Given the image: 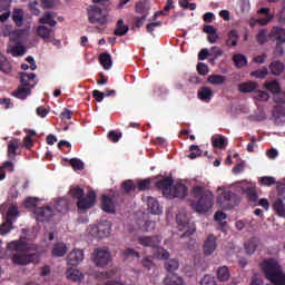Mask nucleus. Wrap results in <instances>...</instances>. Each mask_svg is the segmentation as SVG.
Masks as SVG:
<instances>
[{"mask_svg": "<svg viewBox=\"0 0 285 285\" xmlns=\"http://www.w3.org/2000/svg\"><path fill=\"white\" fill-rule=\"evenodd\" d=\"M80 262H83V249H73L67 256L68 266H79Z\"/></svg>", "mask_w": 285, "mask_h": 285, "instance_id": "2eb2a0df", "label": "nucleus"}, {"mask_svg": "<svg viewBox=\"0 0 285 285\" xmlns=\"http://www.w3.org/2000/svg\"><path fill=\"white\" fill-rule=\"evenodd\" d=\"M13 57H23L26 55V47L22 45H16L11 50Z\"/></svg>", "mask_w": 285, "mask_h": 285, "instance_id": "4d7b16f0", "label": "nucleus"}, {"mask_svg": "<svg viewBox=\"0 0 285 285\" xmlns=\"http://www.w3.org/2000/svg\"><path fill=\"white\" fill-rule=\"evenodd\" d=\"M283 196H279L273 204V208L278 217H285V204Z\"/></svg>", "mask_w": 285, "mask_h": 285, "instance_id": "c85d7f7f", "label": "nucleus"}, {"mask_svg": "<svg viewBox=\"0 0 285 285\" xmlns=\"http://www.w3.org/2000/svg\"><path fill=\"white\" fill-rule=\"evenodd\" d=\"M217 278L220 282H228L230 279V272L227 266H222L217 269Z\"/></svg>", "mask_w": 285, "mask_h": 285, "instance_id": "4c0bfd02", "label": "nucleus"}, {"mask_svg": "<svg viewBox=\"0 0 285 285\" xmlns=\"http://www.w3.org/2000/svg\"><path fill=\"white\" fill-rule=\"evenodd\" d=\"M224 55V50L222 48L214 46L209 50V57H213V59H219Z\"/></svg>", "mask_w": 285, "mask_h": 285, "instance_id": "6e6d98bb", "label": "nucleus"}, {"mask_svg": "<svg viewBox=\"0 0 285 285\" xmlns=\"http://www.w3.org/2000/svg\"><path fill=\"white\" fill-rule=\"evenodd\" d=\"M258 181L261 186H275V184H277V181L275 180V177L273 176L261 177L258 178Z\"/></svg>", "mask_w": 285, "mask_h": 285, "instance_id": "49530a36", "label": "nucleus"}, {"mask_svg": "<svg viewBox=\"0 0 285 285\" xmlns=\"http://www.w3.org/2000/svg\"><path fill=\"white\" fill-rule=\"evenodd\" d=\"M57 17V14H55V12H50V11H46L43 13V16L39 19V23H41L42 26H50V28H55V26H57V21L55 20V18Z\"/></svg>", "mask_w": 285, "mask_h": 285, "instance_id": "4be33fe9", "label": "nucleus"}, {"mask_svg": "<svg viewBox=\"0 0 285 285\" xmlns=\"http://www.w3.org/2000/svg\"><path fill=\"white\" fill-rule=\"evenodd\" d=\"M19 215V208L17 206H11L7 213L6 219L9 222H14Z\"/></svg>", "mask_w": 285, "mask_h": 285, "instance_id": "de8ad7c7", "label": "nucleus"}, {"mask_svg": "<svg viewBox=\"0 0 285 285\" xmlns=\"http://www.w3.org/2000/svg\"><path fill=\"white\" fill-rule=\"evenodd\" d=\"M147 208L151 215H161V205H159V202L153 196L147 198Z\"/></svg>", "mask_w": 285, "mask_h": 285, "instance_id": "412c9836", "label": "nucleus"}, {"mask_svg": "<svg viewBox=\"0 0 285 285\" xmlns=\"http://www.w3.org/2000/svg\"><path fill=\"white\" fill-rule=\"evenodd\" d=\"M176 222L178 224V230H185L181 237H190V235L195 234V228H190V223H188V218L186 215L178 214L176 216Z\"/></svg>", "mask_w": 285, "mask_h": 285, "instance_id": "6e6552de", "label": "nucleus"}, {"mask_svg": "<svg viewBox=\"0 0 285 285\" xmlns=\"http://www.w3.org/2000/svg\"><path fill=\"white\" fill-rule=\"evenodd\" d=\"M259 88V85L253 81H247L238 85V90L243 95H247V92H255Z\"/></svg>", "mask_w": 285, "mask_h": 285, "instance_id": "b1692460", "label": "nucleus"}, {"mask_svg": "<svg viewBox=\"0 0 285 285\" xmlns=\"http://www.w3.org/2000/svg\"><path fill=\"white\" fill-rule=\"evenodd\" d=\"M97 236L100 239H104V237H108L110 235V223H99L96 227Z\"/></svg>", "mask_w": 285, "mask_h": 285, "instance_id": "a878e982", "label": "nucleus"}, {"mask_svg": "<svg viewBox=\"0 0 285 285\" xmlns=\"http://www.w3.org/2000/svg\"><path fill=\"white\" fill-rule=\"evenodd\" d=\"M121 137H122V134L117 130H110L108 132V139L109 141H112V144H117V141H119Z\"/></svg>", "mask_w": 285, "mask_h": 285, "instance_id": "13d9d810", "label": "nucleus"}, {"mask_svg": "<svg viewBox=\"0 0 285 285\" xmlns=\"http://www.w3.org/2000/svg\"><path fill=\"white\" fill-rule=\"evenodd\" d=\"M35 215L37 216V222H48L55 217V208L47 206V207H38L35 209Z\"/></svg>", "mask_w": 285, "mask_h": 285, "instance_id": "9d476101", "label": "nucleus"}, {"mask_svg": "<svg viewBox=\"0 0 285 285\" xmlns=\"http://www.w3.org/2000/svg\"><path fill=\"white\" fill-rule=\"evenodd\" d=\"M265 88L273 95H277V92L282 90V87H279V82H277L276 80L265 82Z\"/></svg>", "mask_w": 285, "mask_h": 285, "instance_id": "a19ab883", "label": "nucleus"}, {"mask_svg": "<svg viewBox=\"0 0 285 285\" xmlns=\"http://www.w3.org/2000/svg\"><path fill=\"white\" fill-rule=\"evenodd\" d=\"M128 26L124 24V19H119L116 24V29L114 31V35L116 37H125V35H128Z\"/></svg>", "mask_w": 285, "mask_h": 285, "instance_id": "2f4dec72", "label": "nucleus"}, {"mask_svg": "<svg viewBox=\"0 0 285 285\" xmlns=\"http://www.w3.org/2000/svg\"><path fill=\"white\" fill-rule=\"evenodd\" d=\"M72 199H77L76 206L78 210H90L97 204V193L95 190L87 191L79 186L71 187L69 190Z\"/></svg>", "mask_w": 285, "mask_h": 285, "instance_id": "20e7f679", "label": "nucleus"}, {"mask_svg": "<svg viewBox=\"0 0 285 285\" xmlns=\"http://www.w3.org/2000/svg\"><path fill=\"white\" fill-rule=\"evenodd\" d=\"M274 101L275 104H285V92L278 91L274 95Z\"/></svg>", "mask_w": 285, "mask_h": 285, "instance_id": "338daca9", "label": "nucleus"}, {"mask_svg": "<svg viewBox=\"0 0 285 285\" xmlns=\"http://www.w3.org/2000/svg\"><path fill=\"white\" fill-rule=\"evenodd\" d=\"M69 164L73 170H83L85 168L83 161H81L79 158H71Z\"/></svg>", "mask_w": 285, "mask_h": 285, "instance_id": "864d4df0", "label": "nucleus"}, {"mask_svg": "<svg viewBox=\"0 0 285 285\" xmlns=\"http://www.w3.org/2000/svg\"><path fill=\"white\" fill-rule=\"evenodd\" d=\"M207 81L213 86H222L226 81V76L222 75H212L207 78Z\"/></svg>", "mask_w": 285, "mask_h": 285, "instance_id": "37998d69", "label": "nucleus"}, {"mask_svg": "<svg viewBox=\"0 0 285 285\" xmlns=\"http://www.w3.org/2000/svg\"><path fill=\"white\" fill-rule=\"evenodd\" d=\"M165 271H167L168 274L175 273V271H179V261L175 258L167 259L165 262Z\"/></svg>", "mask_w": 285, "mask_h": 285, "instance_id": "c9c22d12", "label": "nucleus"}, {"mask_svg": "<svg viewBox=\"0 0 285 285\" xmlns=\"http://www.w3.org/2000/svg\"><path fill=\"white\" fill-rule=\"evenodd\" d=\"M37 35L40 39H43L46 43H50V39L55 35V30L41 24L37 28Z\"/></svg>", "mask_w": 285, "mask_h": 285, "instance_id": "a211bd4d", "label": "nucleus"}, {"mask_svg": "<svg viewBox=\"0 0 285 285\" xmlns=\"http://www.w3.org/2000/svg\"><path fill=\"white\" fill-rule=\"evenodd\" d=\"M269 70L272 72V75H274L275 77H279L282 75V72H284V62L282 61H273L269 65Z\"/></svg>", "mask_w": 285, "mask_h": 285, "instance_id": "473e14b6", "label": "nucleus"}, {"mask_svg": "<svg viewBox=\"0 0 285 285\" xmlns=\"http://www.w3.org/2000/svg\"><path fill=\"white\" fill-rule=\"evenodd\" d=\"M151 186H153V180H150V178H146L138 181V184L136 185V188L139 191H144V190H150Z\"/></svg>", "mask_w": 285, "mask_h": 285, "instance_id": "a18cd8bd", "label": "nucleus"}, {"mask_svg": "<svg viewBox=\"0 0 285 285\" xmlns=\"http://www.w3.org/2000/svg\"><path fill=\"white\" fill-rule=\"evenodd\" d=\"M35 245L29 244L26 239L11 240L7 244V250L10 253V259L16 266H28V264H38L39 254L30 253L36 250Z\"/></svg>", "mask_w": 285, "mask_h": 285, "instance_id": "f257e3e1", "label": "nucleus"}, {"mask_svg": "<svg viewBox=\"0 0 285 285\" xmlns=\"http://www.w3.org/2000/svg\"><path fill=\"white\" fill-rule=\"evenodd\" d=\"M233 61L236 66V68H244L248 63V60L246 59V56L242 53H235L233 56Z\"/></svg>", "mask_w": 285, "mask_h": 285, "instance_id": "ea45409f", "label": "nucleus"}, {"mask_svg": "<svg viewBox=\"0 0 285 285\" xmlns=\"http://www.w3.org/2000/svg\"><path fill=\"white\" fill-rule=\"evenodd\" d=\"M215 250H217V237L212 234L205 239L203 252L204 255H213Z\"/></svg>", "mask_w": 285, "mask_h": 285, "instance_id": "4468645a", "label": "nucleus"}, {"mask_svg": "<svg viewBox=\"0 0 285 285\" xmlns=\"http://www.w3.org/2000/svg\"><path fill=\"white\" fill-rule=\"evenodd\" d=\"M124 256L125 257H136L137 259H139V257H141L139 252L135 250V248H126L124 250Z\"/></svg>", "mask_w": 285, "mask_h": 285, "instance_id": "e2e57ef3", "label": "nucleus"}, {"mask_svg": "<svg viewBox=\"0 0 285 285\" xmlns=\"http://www.w3.org/2000/svg\"><path fill=\"white\" fill-rule=\"evenodd\" d=\"M121 188L125 195H130V193H135V190H137V185H135L132 179H128L121 183Z\"/></svg>", "mask_w": 285, "mask_h": 285, "instance_id": "e433bc0d", "label": "nucleus"}, {"mask_svg": "<svg viewBox=\"0 0 285 285\" xmlns=\"http://www.w3.org/2000/svg\"><path fill=\"white\" fill-rule=\"evenodd\" d=\"M237 43H239V31H237V29H232L227 33L225 46H227V48H235L237 47Z\"/></svg>", "mask_w": 285, "mask_h": 285, "instance_id": "6ab92c4d", "label": "nucleus"}, {"mask_svg": "<svg viewBox=\"0 0 285 285\" xmlns=\"http://www.w3.org/2000/svg\"><path fill=\"white\" fill-rule=\"evenodd\" d=\"M138 244L145 248L155 250L161 244V238L159 236H140L138 238Z\"/></svg>", "mask_w": 285, "mask_h": 285, "instance_id": "9b49d317", "label": "nucleus"}, {"mask_svg": "<svg viewBox=\"0 0 285 285\" xmlns=\"http://www.w3.org/2000/svg\"><path fill=\"white\" fill-rule=\"evenodd\" d=\"M197 71L203 77H206V75H208V67H207V65L204 63V62H198L197 63Z\"/></svg>", "mask_w": 285, "mask_h": 285, "instance_id": "69168bd1", "label": "nucleus"}, {"mask_svg": "<svg viewBox=\"0 0 285 285\" xmlns=\"http://www.w3.org/2000/svg\"><path fill=\"white\" fill-rule=\"evenodd\" d=\"M213 146L214 148H220V150H224V148H226V138L222 136H219L218 138H214Z\"/></svg>", "mask_w": 285, "mask_h": 285, "instance_id": "5fc2aeb1", "label": "nucleus"}, {"mask_svg": "<svg viewBox=\"0 0 285 285\" xmlns=\"http://www.w3.org/2000/svg\"><path fill=\"white\" fill-rule=\"evenodd\" d=\"M135 9L137 14H141V16L148 14V10L146 9V2L144 1L137 2Z\"/></svg>", "mask_w": 285, "mask_h": 285, "instance_id": "052dcab7", "label": "nucleus"}, {"mask_svg": "<svg viewBox=\"0 0 285 285\" xmlns=\"http://www.w3.org/2000/svg\"><path fill=\"white\" fill-rule=\"evenodd\" d=\"M66 275L69 279H71V282H79V279H81V273L77 268H68Z\"/></svg>", "mask_w": 285, "mask_h": 285, "instance_id": "79ce46f5", "label": "nucleus"}, {"mask_svg": "<svg viewBox=\"0 0 285 285\" xmlns=\"http://www.w3.org/2000/svg\"><path fill=\"white\" fill-rule=\"evenodd\" d=\"M0 70L1 72H4V75H10V72H12V63L1 52H0Z\"/></svg>", "mask_w": 285, "mask_h": 285, "instance_id": "cd10ccee", "label": "nucleus"}, {"mask_svg": "<svg viewBox=\"0 0 285 285\" xmlns=\"http://www.w3.org/2000/svg\"><path fill=\"white\" fill-rule=\"evenodd\" d=\"M198 99H200V101H210V99H213V89H210V87H203L198 90Z\"/></svg>", "mask_w": 285, "mask_h": 285, "instance_id": "f704fd0d", "label": "nucleus"}, {"mask_svg": "<svg viewBox=\"0 0 285 285\" xmlns=\"http://www.w3.org/2000/svg\"><path fill=\"white\" fill-rule=\"evenodd\" d=\"M267 76H268V68L266 67L252 71V77H256V79H266Z\"/></svg>", "mask_w": 285, "mask_h": 285, "instance_id": "09e8293b", "label": "nucleus"}, {"mask_svg": "<svg viewBox=\"0 0 285 285\" xmlns=\"http://www.w3.org/2000/svg\"><path fill=\"white\" fill-rule=\"evenodd\" d=\"M154 255L157 257V259H168V257H170V253H168L167 249L160 247L159 245L154 250Z\"/></svg>", "mask_w": 285, "mask_h": 285, "instance_id": "c03bdc74", "label": "nucleus"}, {"mask_svg": "<svg viewBox=\"0 0 285 285\" xmlns=\"http://www.w3.org/2000/svg\"><path fill=\"white\" fill-rule=\"evenodd\" d=\"M268 12H271L269 8H261L258 10V14H266V16H265V18H259L257 20V23H259L261 26H268V23L273 19V16H269Z\"/></svg>", "mask_w": 285, "mask_h": 285, "instance_id": "72a5a7b5", "label": "nucleus"}, {"mask_svg": "<svg viewBox=\"0 0 285 285\" xmlns=\"http://www.w3.org/2000/svg\"><path fill=\"white\" fill-rule=\"evenodd\" d=\"M115 199H117V195H114L112 198L108 195H102L101 197V209L104 213H109L114 215L117 212L115 207Z\"/></svg>", "mask_w": 285, "mask_h": 285, "instance_id": "ddd939ff", "label": "nucleus"}, {"mask_svg": "<svg viewBox=\"0 0 285 285\" xmlns=\"http://www.w3.org/2000/svg\"><path fill=\"white\" fill-rule=\"evenodd\" d=\"M191 195L193 197L198 199L197 203H190L193 210H195L196 213H208V210L213 208V204L215 202V195L213 194V191L206 190L204 186H195L191 189Z\"/></svg>", "mask_w": 285, "mask_h": 285, "instance_id": "7ed1b4c3", "label": "nucleus"}, {"mask_svg": "<svg viewBox=\"0 0 285 285\" xmlns=\"http://www.w3.org/2000/svg\"><path fill=\"white\" fill-rule=\"evenodd\" d=\"M188 196V187L186 185L178 183L176 185H171L170 193L167 196V199H184Z\"/></svg>", "mask_w": 285, "mask_h": 285, "instance_id": "1a4fd4ad", "label": "nucleus"}, {"mask_svg": "<svg viewBox=\"0 0 285 285\" xmlns=\"http://www.w3.org/2000/svg\"><path fill=\"white\" fill-rule=\"evenodd\" d=\"M20 146H22L21 140L17 138L9 141V145H8L9 159H14L17 157V150H19Z\"/></svg>", "mask_w": 285, "mask_h": 285, "instance_id": "5701e85b", "label": "nucleus"}, {"mask_svg": "<svg viewBox=\"0 0 285 285\" xmlns=\"http://www.w3.org/2000/svg\"><path fill=\"white\" fill-rule=\"evenodd\" d=\"M156 188H159V190L163 191V195L165 197H168V194L170 193V190L173 188V178L166 177V178L157 181Z\"/></svg>", "mask_w": 285, "mask_h": 285, "instance_id": "dca6fc26", "label": "nucleus"}, {"mask_svg": "<svg viewBox=\"0 0 285 285\" xmlns=\"http://www.w3.org/2000/svg\"><path fill=\"white\" fill-rule=\"evenodd\" d=\"M190 154L188 155L189 159H197V157H202V149L197 145H191L189 147Z\"/></svg>", "mask_w": 285, "mask_h": 285, "instance_id": "8fccbe9b", "label": "nucleus"}, {"mask_svg": "<svg viewBox=\"0 0 285 285\" xmlns=\"http://www.w3.org/2000/svg\"><path fill=\"white\" fill-rule=\"evenodd\" d=\"M272 37L276 38V50L279 52V56L284 55V49L282 43H285V29L282 27H274L272 30Z\"/></svg>", "mask_w": 285, "mask_h": 285, "instance_id": "f8f14e48", "label": "nucleus"}, {"mask_svg": "<svg viewBox=\"0 0 285 285\" xmlns=\"http://www.w3.org/2000/svg\"><path fill=\"white\" fill-rule=\"evenodd\" d=\"M91 262L98 268H106V266H108V264L112 262V256L110 255L108 249L96 248L91 254Z\"/></svg>", "mask_w": 285, "mask_h": 285, "instance_id": "0eeeda50", "label": "nucleus"}, {"mask_svg": "<svg viewBox=\"0 0 285 285\" xmlns=\"http://www.w3.org/2000/svg\"><path fill=\"white\" fill-rule=\"evenodd\" d=\"M0 230H1V235H8V233L12 230V220H7L6 218V223L1 224Z\"/></svg>", "mask_w": 285, "mask_h": 285, "instance_id": "bf43d9fd", "label": "nucleus"}, {"mask_svg": "<svg viewBox=\"0 0 285 285\" xmlns=\"http://www.w3.org/2000/svg\"><path fill=\"white\" fill-rule=\"evenodd\" d=\"M265 278L273 285H285L284 268L276 258H266L261 263Z\"/></svg>", "mask_w": 285, "mask_h": 285, "instance_id": "f03ea898", "label": "nucleus"}, {"mask_svg": "<svg viewBox=\"0 0 285 285\" xmlns=\"http://www.w3.org/2000/svg\"><path fill=\"white\" fill-rule=\"evenodd\" d=\"M256 41L261 45L264 46L266 41H268V31L266 30H259L257 36H256Z\"/></svg>", "mask_w": 285, "mask_h": 285, "instance_id": "3c124183", "label": "nucleus"}, {"mask_svg": "<svg viewBox=\"0 0 285 285\" xmlns=\"http://www.w3.org/2000/svg\"><path fill=\"white\" fill-rule=\"evenodd\" d=\"M217 204L222 210H233V208L242 204V199L237 196V194L230 190H224L218 196Z\"/></svg>", "mask_w": 285, "mask_h": 285, "instance_id": "39448f33", "label": "nucleus"}, {"mask_svg": "<svg viewBox=\"0 0 285 285\" xmlns=\"http://www.w3.org/2000/svg\"><path fill=\"white\" fill-rule=\"evenodd\" d=\"M165 285H184V278L175 273L167 274L164 279Z\"/></svg>", "mask_w": 285, "mask_h": 285, "instance_id": "393cba45", "label": "nucleus"}, {"mask_svg": "<svg viewBox=\"0 0 285 285\" xmlns=\"http://www.w3.org/2000/svg\"><path fill=\"white\" fill-rule=\"evenodd\" d=\"M29 95H31V88L23 85H20L18 90L13 92V97H17V99H27Z\"/></svg>", "mask_w": 285, "mask_h": 285, "instance_id": "7c9ffc66", "label": "nucleus"}, {"mask_svg": "<svg viewBox=\"0 0 285 285\" xmlns=\"http://www.w3.org/2000/svg\"><path fill=\"white\" fill-rule=\"evenodd\" d=\"M12 21L18 28H21V26H23V10L14 9L12 14Z\"/></svg>", "mask_w": 285, "mask_h": 285, "instance_id": "58836bf2", "label": "nucleus"}, {"mask_svg": "<svg viewBox=\"0 0 285 285\" xmlns=\"http://www.w3.org/2000/svg\"><path fill=\"white\" fill-rule=\"evenodd\" d=\"M35 79H37V75L30 72H21L20 73V82L21 86H26L28 88H35V86H37V81H35Z\"/></svg>", "mask_w": 285, "mask_h": 285, "instance_id": "f3484780", "label": "nucleus"}, {"mask_svg": "<svg viewBox=\"0 0 285 285\" xmlns=\"http://www.w3.org/2000/svg\"><path fill=\"white\" fill-rule=\"evenodd\" d=\"M200 285H215V277L205 275L200 281Z\"/></svg>", "mask_w": 285, "mask_h": 285, "instance_id": "774afa93", "label": "nucleus"}, {"mask_svg": "<svg viewBox=\"0 0 285 285\" xmlns=\"http://www.w3.org/2000/svg\"><path fill=\"white\" fill-rule=\"evenodd\" d=\"M253 97L256 101H268L271 99L268 92L262 90L255 91Z\"/></svg>", "mask_w": 285, "mask_h": 285, "instance_id": "603ef678", "label": "nucleus"}, {"mask_svg": "<svg viewBox=\"0 0 285 285\" xmlns=\"http://www.w3.org/2000/svg\"><path fill=\"white\" fill-rule=\"evenodd\" d=\"M87 14L89 23H99L100 26H106L108 23V13L104 12L97 4H91L87 8Z\"/></svg>", "mask_w": 285, "mask_h": 285, "instance_id": "423d86ee", "label": "nucleus"}, {"mask_svg": "<svg viewBox=\"0 0 285 285\" xmlns=\"http://www.w3.org/2000/svg\"><path fill=\"white\" fill-rule=\"evenodd\" d=\"M68 209V204L63 199H59L58 203L55 205V210L57 213H63V210Z\"/></svg>", "mask_w": 285, "mask_h": 285, "instance_id": "0e129e2a", "label": "nucleus"}, {"mask_svg": "<svg viewBox=\"0 0 285 285\" xmlns=\"http://www.w3.org/2000/svg\"><path fill=\"white\" fill-rule=\"evenodd\" d=\"M68 253V246L63 243H57L53 245L52 256L53 257H63Z\"/></svg>", "mask_w": 285, "mask_h": 285, "instance_id": "c756f323", "label": "nucleus"}, {"mask_svg": "<svg viewBox=\"0 0 285 285\" xmlns=\"http://www.w3.org/2000/svg\"><path fill=\"white\" fill-rule=\"evenodd\" d=\"M242 191L247 195V199L250 202V204H255L257 199H259V196L257 195V188L254 185H247L246 187H243Z\"/></svg>", "mask_w": 285, "mask_h": 285, "instance_id": "aec40b11", "label": "nucleus"}, {"mask_svg": "<svg viewBox=\"0 0 285 285\" xmlns=\"http://www.w3.org/2000/svg\"><path fill=\"white\" fill-rule=\"evenodd\" d=\"M99 62L105 70H110L112 68V56L108 52H102L99 56Z\"/></svg>", "mask_w": 285, "mask_h": 285, "instance_id": "bb28decb", "label": "nucleus"}, {"mask_svg": "<svg viewBox=\"0 0 285 285\" xmlns=\"http://www.w3.org/2000/svg\"><path fill=\"white\" fill-rule=\"evenodd\" d=\"M146 19H148V13H144L141 17L137 16L134 18V23L136 28H141L146 21Z\"/></svg>", "mask_w": 285, "mask_h": 285, "instance_id": "680f3d73", "label": "nucleus"}]
</instances>
